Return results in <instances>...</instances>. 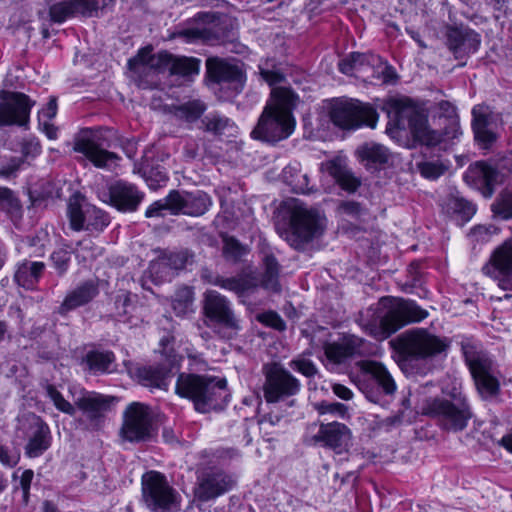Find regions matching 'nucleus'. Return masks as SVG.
Here are the masks:
<instances>
[{"label": "nucleus", "mask_w": 512, "mask_h": 512, "mask_svg": "<svg viewBox=\"0 0 512 512\" xmlns=\"http://www.w3.org/2000/svg\"><path fill=\"white\" fill-rule=\"evenodd\" d=\"M262 78L272 87L271 95L251 132L254 139L276 142L288 138L294 131L296 121L292 114L298 103V96L288 87H277L284 80L278 70H269L260 65Z\"/></svg>", "instance_id": "f257e3e1"}, {"label": "nucleus", "mask_w": 512, "mask_h": 512, "mask_svg": "<svg viewBox=\"0 0 512 512\" xmlns=\"http://www.w3.org/2000/svg\"><path fill=\"white\" fill-rule=\"evenodd\" d=\"M428 312L414 301L385 297L361 314L359 324L370 336L378 340L388 338L409 322H419Z\"/></svg>", "instance_id": "f03ea898"}, {"label": "nucleus", "mask_w": 512, "mask_h": 512, "mask_svg": "<svg viewBox=\"0 0 512 512\" xmlns=\"http://www.w3.org/2000/svg\"><path fill=\"white\" fill-rule=\"evenodd\" d=\"M226 385L224 378L180 374L175 391L180 397L191 400L197 411L206 413L227 403Z\"/></svg>", "instance_id": "7ed1b4c3"}, {"label": "nucleus", "mask_w": 512, "mask_h": 512, "mask_svg": "<svg viewBox=\"0 0 512 512\" xmlns=\"http://www.w3.org/2000/svg\"><path fill=\"white\" fill-rule=\"evenodd\" d=\"M443 393L449 398L426 401L422 407L423 413L436 417L446 430H463L471 418V412L461 392V385L455 382L451 390L443 388Z\"/></svg>", "instance_id": "20e7f679"}, {"label": "nucleus", "mask_w": 512, "mask_h": 512, "mask_svg": "<svg viewBox=\"0 0 512 512\" xmlns=\"http://www.w3.org/2000/svg\"><path fill=\"white\" fill-rule=\"evenodd\" d=\"M150 47L142 48L137 56L129 59L128 67L135 73H146L150 70L164 72L173 75L192 77L199 74L200 62L195 58L176 57L168 52L151 54Z\"/></svg>", "instance_id": "39448f33"}, {"label": "nucleus", "mask_w": 512, "mask_h": 512, "mask_svg": "<svg viewBox=\"0 0 512 512\" xmlns=\"http://www.w3.org/2000/svg\"><path fill=\"white\" fill-rule=\"evenodd\" d=\"M160 347L170 368L141 367L137 370L136 377L143 386L167 390L171 382L172 371L179 368L184 355L192 356L191 348L188 342L176 341L174 336H164L160 340Z\"/></svg>", "instance_id": "423d86ee"}, {"label": "nucleus", "mask_w": 512, "mask_h": 512, "mask_svg": "<svg viewBox=\"0 0 512 512\" xmlns=\"http://www.w3.org/2000/svg\"><path fill=\"white\" fill-rule=\"evenodd\" d=\"M283 208L289 216L291 229L286 240L295 249L302 248L322 233L324 218L315 210L308 209L299 199H287Z\"/></svg>", "instance_id": "0eeeda50"}, {"label": "nucleus", "mask_w": 512, "mask_h": 512, "mask_svg": "<svg viewBox=\"0 0 512 512\" xmlns=\"http://www.w3.org/2000/svg\"><path fill=\"white\" fill-rule=\"evenodd\" d=\"M389 117L395 121L397 133L405 128L406 121L414 142L427 146L435 145L440 141V134L429 129L427 118L416 111L408 99H393L389 103Z\"/></svg>", "instance_id": "6e6552de"}, {"label": "nucleus", "mask_w": 512, "mask_h": 512, "mask_svg": "<svg viewBox=\"0 0 512 512\" xmlns=\"http://www.w3.org/2000/svg\"><path fill=\"white\" fill-rule=\"evenodd\" d=\"M211 205L210 197L202 191L196 192H171L165 199L151 204L145 215L148 218L164 216L165 211L170 214H185L200 216L204 214Z\"/></svg>", "instance_id": "1a4fd4ad"}, {"label": "nucleus", "mask_w": 512, "mask_h": 512, "mask_svg": "<svg viewBox=\"0 0 512 512\" xmlns=\"http://www.w3.org/2000/svg\"><path fill=\"white\" fill-rule=\"evenodd\" d=\"M331 121L342 129H357L362 125L376 126L378 115L368 104L354 99H335L329 103Z\"/></svg>", "instance_id": "9d476101"}, {"label": "nucleus", "mask_w": 512, "mask_h": 512, "mask_svg": "<svg viewBox=\"0 0 512 512\" xmlns=\"http://www.w3.org/2000/svg\"><path fill=\"white\" fill-rule=\"evenodd\" d=\"M400 351L415 359H431L445 353L449 341L423 328L406 331L398 338Z\"/></svg>", "instance_id": "9b49d317"}, {"label": "nucleus", "mask_w": 512, "mask_h": 512, "mask_svg": "<svg viewBox=\"0 0 512 512\" xmlns=\"http://www.w3.org/2000/svg\"><path fill=\"white\" fill-rule=\"evenodd\" d=\"M143 498L146 505L155 512L174 511L179 508V497L159 472L150 471L142 478Z\"/></svg>", "instance_id": "f8f14e48"}, {"label": "nucleus", "mask_w": 512, "mask_h": 512, "mask_svg": "<svg viewBox=\"0 0 512 512\" xmlns=\"http://www.w3.org/2000/svg\"><path fill=\"white\" fill-rule=\"evenodd\" d=\"M34 104L24 93L0 90V126H25Z\"/></svg>", "instance_id": "ddd939ff"}, {"label": "nucleus", "mask_w": 512, "mask_h": 512, "mask_svg": "<svg viewBox=\"0 0 512 512\" xmlns=\"http://www.w3.org/2000/svg\"><path fill=\"white\" fill-rule=\"evenodd\" d=\"M465 358L480 396L483 399L496 396L499 381L494 373L492 361L485 354H473L468 351H465Z\"/></svg>", "instance_id": "4468645a"}, {"label": "nucleus", "mask_w": 512, "mask_h": 512, "mask_svg": "<svg viewBox=\"0 0 512 512\" xmlns=\"http://www.w3.org/2000/svg\"><path fill=\"white\" fill-rule=\"evenodd\" d=\"M482 271L503 290H512V235L493 250Z\"/></svg>", "instance_id": "2eb2a0df"}, {"label": "nucleus", "mask_w": 512, "mask_h": 512, "mask_svg": "<svg viewBox=\"0 0 512 512\" xmlns=\"http://www.w3.org/2000/svg\"><path fill=\"white\" fill-rule=\"evenodd\" d=\"M74 150L83 154L95 167L101 169H114L120 160L117 154L103 149L98 135L90 130L82 131L77 136Z\"/></svg>", "instance_id": "dca6fc26"}, {"label": "nucleus", "mask_w": 512, "mask_h": 512, "mask_svg": "<svg viewBox=\"0 0 512 512\" xmlns=\"http://www.w3.org/2000/svg\"><path fill=\"white\" fill-rule=\"evenodd\" d=\"M299 389L298 379L281 366L272 364L266 369L264 397L267 402H277L284 397L296 394Z\"/></svg>", "instance_id": "f3484780"}, {"label": "nucleus", "mask_w": 512, "mask_h": 512, "mask_svg": "<svg viewBox=\"0 0 512 512\" xmlns=\"http://www.w3.org/2000/svg\"><path fill=\"white\" fill-rule=\"evenodd\" d=\"M122 436L129 441H141L152 432L151 416L147 406L140 403L129 405L124 414Z\"/></svg>", "instance_id": "a211bd4d"}, {"label": "nucleus", "mask_w": 512, "mask_h": 512, "mask_svg": "<svg viewBox=\"0 0 512 512\" xmlns=\"http://www.w3.org/2000/svg\"><path fill=\"white\" fill-rule=\"evenodd\" d=\"M363 344L361 338L355 335H344L338 341L324 346L323 364L330 370L345 363L351 356L358 353Z\"/></svg>", "instance_id": "6ab92c4d"}, {"label": "nucleus", "mask_w": 512, "mask_h": 512, "mask_svg": "<svg viewBox=\"0 0 512 512\" xmlns=\"http://www.w3.org/2000/svg\"><path fill=\"white\" fill-rule=\"evenodd\" d=\"M23 429L28 426L30 437L26 446V454L29 457H38L50 446L49 427L35 414H29L19 420Z\"/></svg>", "instance_id": "aec40b11"}, {"label": "nucleus", "mask_w": 512, "mask_h": 512, "mask_svg": "<svg viewBox=\"0 0 512 512\" xmlns=\"http://www.w3.org/2000/svg\"><path fill=\"white\" fill-rule=\"evenodd\" d=\"M204 311L207 318L219 325L233 330L239 328L238 320L231 311L226 298L216 291H208L205 294Z\"/></svg>", "instance_id": "412c9836"}, {"label": "nucleus", "mask_w": 512, "mask_h": 512, "mask_svg": "<svg viewBox=\"0 0 512 512\" xmlns=\"http://www.w3.org/2000/svg\"><path fill=\"white\" fill-rule=\"evenodd\" d=\"M467 184L483 190V195L490 197L493 194L494 186L502 182V176L485 162H476L469 166L464 174Z\"/></svg>", "instance_id": "4be33fe9"}, {"label": "nucleus", "mask_w": 512, "mask_h": 512, "mask_svg": "<svg viewBox=\"0 0 512 512\" xmlns=\"http://www.w3.org/2000/svg\"><path fill=\"white\" fill-rule=\"evenodd\" d=\"M234 481L222 472L204 475L195 490L198 499L206 501L216 498L232 488Z\"/></svg>", "instance_id": "5701e85b"}, {"label": "nucleus", "mask_w": 512, "mask_h": 512, "mask_svg": "<svg viewBox=\"0 0 512 512\" xmlns=\"http://www.w3.org/2000/svg\"><path fill=\"white\" fill-rule=\"evenodd\" d=\"M317 439L337 453L346 451L351 441L350 429L339 422L321 424Z\"/></svg>", "instance_id": "b1692460"}, {"label": "nucleus", "mask_w": 512, "mask_h": 512, "mask_svg": "<svg viewBox=\"0 0 512 512\" xmlns=\"http://www.w3.org/2000/svg\"><path fill=\"white\" fill-rule=\"evenodd\" d=\"M110 203L121 211H134L143 199V194L133 184L117 182L109 189Z\"/></svg>", "instance_id": "393cba45"}, {"label": "nucleus", "mask_w": 512, "mask_h": 512, "mask_svg": "<svg viewBox=\"0 0 512 512\" xmlns=\"http://www.w3.org/2000/svg\"><path fill=\"white\" fill-rule=\"evenodd\" d=\"M472 115V127L475 139L479 142L482 148L487 149L496 140V134L492 130L489 107L477 105L473 108Z\"/></svg>", "instance_id": "a878e982"}, {"label": "nucleus", "mask_w": 512, "mask_h": 512, "mask_svg": "<svg viewBox=\"0 0 512 512\" xmlns=\"http://www.w3.org/2000/svg\"><path fill=\"white\" fill-rule=\"evenodd\" d=\"M112 400L108 396L86 391L75 400V404L90 421H96L109 409Z\"/></svg>", "instance_id": "bb28decb"}, {"label": "nucleus", "mask_w": 512, "mask_h": 512, "mask_svg": "<svg viewBox=\"0 0 512 512\" xmlns=\"http://www.w3.org/2000/svg\"><path fill=\"white\" fill-rule=\"evenodd\" d=\"M209 76L216 82H233L242 84L243 74L240 66L218 58H210L206 62Z\"/></svg>", "instance_id": "cd10ccee"}, {"label": "nucleus", "mask_w": 512, "mask_h": 512, "mask_svg": "<svg viewBox=\"0 0 512 512\" xmlns=\"http://www.w3.org/2000/svg\"><path fill=\"white\" fill-rule=\"evenodd\" d=\"M361 370L370 375L383 392L391 395L396 391V383L387 369L376 361H363L360 364Z\"/></svg>", "instance_id": "c85d7f7f"}, {"label": "nucleus", "mask_w": 512, "mask_h": 512, "mask_svg": "<svg viewBox=\"0 0 512 512\" xmlns=\"http://www.w3.org/2000/svg\"><path fill=\"white\" fill-rule=\"evenodd\" d=\"M322 170L330 175L342 189L348 192H354L359 186L357 178H355L338 160H330L322 164Z\"/></svg>", "instance_id": "c756f323"}, {"label": "nucleus", "mask_w": 512, "mask_h": 512, "mask_svg": "<svg viewBox=\"0 0 512 512\" xmlns=\"http://www.w3.org/2000/svg\"><path fill=\"white\" fill-rule=\"evenodd\" d=\"M357 156L367 167L384 164L389 159V151L381 144L365 143L357 151Z\"/></svg>", "instance_id": "7c9ffc66"}, {"label": "nucleus", "mask_w": 512, "mask_h": 512, "mask_svg": "<svg viewBox=\"0 0 512 512\" xmlns=\"http://www.w3.org/2000/svg\"><path fill=\"white\" fill-rule=\"evenodd\" d=\"M88 202L80 194H74L70 197L67 207V216L70 226L73 230L79 231L85 229L86 225V206Z\"/></svg>", "instance_id": "2f4dec72"}, {"label": "nucleus", "mask_w": 512, "mask_h": 512, "mask_svg": "<svg viewBox=\"0 0 512 512\" xmlns=\"http://www.w3.org/2000/svg\"><path fill=\"white\" fill-rule=\"evenodd\" d=\"M97 294V287L93 280H90L83 285L77 287L75 290L70 292L63 304L64 310L75 309L81 305L89 302Z\"/></svg>", "instance_id": "473e14b6"}, {"label": "nucleus", "mask_w": 512, "mask_h": 512, "mask_svg": "<svg viewBox=\"0 0 512 512\" xmlns=\"http://www.w3.org/2000/svg\"><path fill=\"white\" fill-rule=\"evenodd\" d=\"M43 269L42 262H23L16 270L15 280L20 286L32 289L38 282Z\"/></svg>", "instance_id": "72a5a7b5"}, {"label": "nucleus", "mask_w": 512, "mask_h": 512, "mask_svg": "<svg viewBox=\"0 0 512 512\" xmlns=\"http://www.w3.org/2000/svg\"><path fill=\"white\" fill-rule=\"evenodd\" d=\"M198 26L195 28L187 29L184 36L187 41H195L198 39H207L214 33L216 22V14L207 12L199 13L197 15Z\"/></svg>", "instance_id": "f704fd0d"}, {"label": "nucleus", "mask_w": 512, "mask_h": 512, "mask_svg": "<svg viewBox=\"0 0 512 512\" xmlns=\"http://www.w3.org/2000/svg\"><path fill=\"white\" fill-rule=\"evenodd\" d=\"M215 285L229 291H233L243 298L246 294L253 291L256 286V280L250 276H240L236 278H220L214 282Z\"/></svg>", "instance_id": "c9c22d12"}, {"label": "nucleus", "mask_w": 512, "mask_h": 512, "mask_svg": "<svg viewBox=\"0 0 512 512\" xmlns=\"http://www.w3.org/2000/svg\"><path fill=\"white\" fill-rule=\"evenodd\" d=\"M456 38L461 39V42H452L453 46L460 49L462 54L476 52L481 42L479 34L470 29H452V41Z\"/></svg>", "instance_id": "e433bc0d"}, {"label": "nucleus", "mask_w": 512, "mask_h": 512, "mask_svg": "<svg viewBox=\"0 0 512 512\" xmlns=\"http://www.w3.org/2000/svg\"><path fill=\"white\" fill-rule=\"evenodd\" d=\"M283 179L296 193L309 192V180L306 174L301 173L298 163L289 164L283 169Z\"/></svg>", "instance_id": "4c0bfd02"}, {"label": "nucleus", "mask_w": 512, "mask_h": 512, "mask_svg": "<svg viewBox=\"0 0 512 512\" xmlns=\"http://www.w3.org/2000/svg\"><path fill=\"white\" fill-rule=\"evenodd\" d=\"M56 114L57 102L55 98H51L46 106L38 112L39 127L49 139L57 138V128L51 122Z\"/></svg>", "instance_id": "58836bf2"}, {"label": "nucleus", "mask_w": 512, "mask_h": 512, "mask_svg": "<svg viewBox=\"0 0 512 512\" xmlns=\"http://www.w3.org/2000/svg\"><path fill=\"white\" fill-rule=\"evenodd\" d=\"M204 123L208 131H212L216 134L227 133V135L232 136L237 132L234 123L220 115H209L205 118Z\"/></svg>", "instance_id": "ea45409f"}, {"label": "nucleus", "mask_w": 512, "mask_h": 512, "mask_svg": "<svg viewBox=\"0 0 512 512\" xmlns=\"http://www.w3.org/2000/svg\"><path fill=\"white\" fill-rule=\"evenodd\" d=\"M370 71L367 77L377 79L383 83H388L393 80L394 72L392 68L383 61L378 55H375L371 59Z\"/></svg>", "instance_id": "a19ab883"}, {"label": "nucleus", "mask_w": 512, "mask_h": 512, "mask_svg": "<svg viewBox=\"0 0 512 512\" xmlns=\"http://www.w3.org/2000/svg\"><path fill=\"white\" fill-rule=\"evenodd\" d=\"M447 210L468 221L475 214V205L459 196H452L447 203Z\"/></svg>", "instance_id": "79ce46f5"}, {"label": "nucleus", "mask_w": 512, "mask_h": 512, "mask_svg": "<svg viewBox=\"0 0 512 512\" xmlns=\"http://www.w3.org/2000/svg\"><path fill=\"white\" fill-rule=\"evenodd\" d=\"M113 360L111 352H91L87 355L89 369L94 372H109Z\"/></svg>", "instance_id": "37998d69"}, {"label": "nucleus", "mask_w": 512, "mask_h": 512, "mask_svg": "<svg viewBox=\"0 0 512 512\" xmlns=\"http://www.w3.org/2000/svg\"><path fill=\"white\" fill-rule=\"evenodd\" d=\"M205 110L200 101H192L175 108L174 114L177 118L186 122L196 121Z\"/></svg>", "instance_id": "c03bdc74"}, {"label": "nucleus", "mask_w": 512, "mask_h": 512, "mask_svg": "<svg viewBox=\"0 0 512 512\" xmlns=\"http://www.w3.org/2000/svg\"><path fill=\"white\" fill-rule=\"evenodd\" d=\"M86 225L87 230H102L109 224V217L100 209L88 204L86 206Z\"/></svg>", "instance_id": "a18cd8bd"}, {"label": "nucleus", "mask_w": 512, "mask_h": 512, "mask_svg": "<svg viewBox=\"0 0 512 512\" xmlns=\"http://www.w3.org/2000/svg\"><path fill=\"white\" fill-rule=\"evenodd\" d=\"M492 210L502 219L512 218V191L503 190L492 205Z\"/></svg>", "instance_id": "49530a36"}, {"label": "nucleus", "mask_w": 512, "mask_h": 512, "mask_svg": "<svg viewBox=\"0 0 512 512\" xmlns=\"http://www.w3.org/2000/svg\"><path fill=\"white\" fill-rule=\"evenodd\" d=\"M265 273L262 278V285L269 290L277 291L278 285V265L274 257L267 256L264 260Z\"/></svg>", "instance_id": "de8ad7c7"}, {"label": "nucleus", "mask_w": 512, "mask_h": 512, "mask_svg": "<svg viewBox=\"0 0 512 512\" xmlns=\"http://www.w3.org/2000/svg\"><path fill=\"white\" fill-rule=\"evenodd\" d=\"M46 393L49 399L53 402L56 409L65 414L74 415L76 412L75 407L67 401L63 395L52 385L46 387Z\"/></svg>", "instance_id": "09e8293b"}, {"label": "nucleus", "mask_w": 512, "mask_h": 512, "mask_svg": "<svg viewBox=\"0 0 512 512\" xmlns=\"http://www.w3.org/2000/svg\"><path fill=\"white\" fill-rule=\"evenodd\" d=\"M49 15L51 21L63 23L69 18L74 17L73 7L70 5L69 1L56 3L50 7Z\"/></svg>", "instance_id": "8fccbe9b"}, {"label": "nucleus", "mask_w": 512, "mask_h": 512, "mask_svg": "<svg viewBox=\"0 0 512 512\" xmlns=\"http://www.w3.org/2000/svg\"><path fill=\"white\" fill-rule=\"evenodd\" d=\"M498 233L499 230L494 225H479L471 230L469 239L471 242L475 243H486Z\"/></svg>", "instance_id": "3c124183"}, {"label": "nucleus", "mask_w": 512, "mask_h": 512, "mask_svg": "<svg viewBox=\"0 0 512 512\" xmlns=\"http://www.w3.org/2000/svg\"><path fill=\"white\" fill-rule=\"evenodd\" d=\"M418 169L424 178L435 180L444 173L446 167L439 161H427L419 163Z\"/></svg>", "instance_id": "603ef678"}, {"label": "nucleus", "mask_w": 512, "mask_h": 512, "mask_svg": "<svg viewBox=\"0 0 512 512\" xmlns=\"http://www.w3.org/2000/svg\"><path fill=\"white\" fill-rule=\"evenodd\" d=\"M289 365L294 371L306 377H312L317 372V369L313 362L303 355L294 358Z\"/></svg>", "instance_id": "864d4df0"}, {"label": "nucleus", "mask_w": 512, "mask_h": 512, "mask_svg": "<svg viewBox=\"0 0 512 512\" xmlns=\"http://www.w3.org/2000/svg\"><path fill=\"white\" fill-rule=\"evenodd\" d=\"M223 252L226 257L231 259H238L246 254V247L242 246L236 239L232 237H224Z\"/></svg>", "instance_id": "5fc2aeb1"}, {"label": "nucleus", "mask_w": 512, "mask_h": 512, "mask_svg": "<svg viewBox=\"0 0 512 512\" xmlns=\"http://www.w3.org/2000/svg\"><path fill=\"white\" fill-rule=\"evenodd\" d=\"M315 409L318 411L320 415L324 414H333L337 415L341 418H345L347 415L348 408L346 405L334 402H321L315 405Z\"/></svg>", "instance_id": "6e6d98bb"}, {"label": "nucleus", "mask_w": 512, "mask_h": 512, "mask_svg": "<svg viewBox=\"0 0 512 512\" xmlns=\"http://www.w3.org/2000/svg\"><path fill=\"white\" fill-rule=\"evenodd\" d=\"M352 62L355 65L357 76L368 75L370 71L371 59L374 56L372 53H352Z\"/></svg>", "instance_id": "4d7b16f0"}, {"label": "nucleus", "mask_w": 512, "mask_h": 512, "mask_svg": "<svg viewBox=\"0 0 512 512\" xmlns=\"http://www.w3.org/2000/svg\"><path fill=\"white\" fill-rule=\"evenodd\" d=\"M70 5L73 7V15H91L97 9L95 0H69Z\"/></svg>", "instance_id": "13d9d810"}, {"label": "nucleus", "mask_w": 512, "mask_h": 512, "mask_svg": "<svg viewBox=\"0 0 512 512\" xmlns=\"http://www.w3.org/2000/svg\"><path fill=\"white\" fill-rule=\"evenodd\" d=\"M181 299L173 301V309L178 315L186 314L190 310L192 304V291L189 288H183L181 291Z\"/></svg>", "instance_id": "bf43d9fd"}, {"label": "nucleus", "mask_w": 512, "mask_h": 512, "mask_svg": "<svg viewBox=\"0 0 512 512\" xmlns=\"http://www.w3.org/2000/svg\"><path fill=\"white\" fill-rule=\"evenodd\" d=\"M256 319L269 326V327H272L276 330H284L285 329V323L284 321L282 320V318L275 312H272V311H268V312H264V313H259L256 315Z\"/></svg>", "instance_id": "052dcab7"}, {"label": "nucleus", "mask_w": 512, "mask_h": 512, "mask_svg": "<svg viewBox=\"0 0 512 512\" xmlns=\"http://www.w3.org/2000/svg\"><path fill=\"white\" fill-rule=\"evenodd\" d=\"M70 253V250L67 248H59L52 253L51 259L59 272L66 271L70 260Z\"/></svg>", "instance_id": "680f3d73"}, {"label": "nucleus", "mask_w": 512, "mask_h": 512, "mask_svg": "<svg viewBox=\"0 0 512 512\" xmlns=\"http://www.w3.org/2000/svg\"><path fill=\"white\" fill-rule=\"evenodd\" d=\"M19 461L17 453H9L7 449L0 445V462L8 467L15 466Z\"/></svg>", "instance_id": "e2e57ef3"}, {"label": "nucleus", "mask_w": 512, "mask_h": 512, "mask_svg": "<svg viewBox=\"0 0 512 512\" xmlns=\"http://www.w3.org/2000/svg\"><path fill=\"white\" fill-rule=\"evenodd\" d=\"M339 70L346 75H354L357 76L355 65L352 62V55L350 54L345 59L341 60L339 63Z\"/></svg>", "instance_id": "0e129e2a"}, {"label": "nucleus", "mask_w": 512, "mask_h": 512, "mask_svg": "<svg viewBox=\"0 0 512 512\" xmlns=\"http://www.w3.org/2000/svg\"><path fill=\"white\" fill-rule=\"evenodd\" d=\"M332 390L337 397L343 400H350L353 397V392L348 387L342 384H334L332 386Z\"/></svg>", "instance_id": "69168bd1"}, {"label": "nucleus", "mask_w": 512, "mask_h": 512, "mask_svg": "<svg viewBox=\"0 0 512 512\" xmlns=\"http://www.w3.org/2000/svg\"><path fill=\"white\" fill-rule=\"evenodd\" d=\"M33 476H34V474H33L32 470H25L21 475L20 483H21V487L23 489L24 495H27V493L29 491Z\"/></svg>", "instance_id": "338daca9"}, {"label": "nucleus", "mask_w": 512, "mask_h": 512, "mask_svg": "<svg viewBox=\"0 0 512 512\" xmlns=\"http://www.w3.org/2000/svg\"><path fill=\"white\" fill-rule=\"evenodd\" d=\"M164 268L165 270H167L165 273L168 274L169 271H170V267H167V263L164 259H161V260H157L153 263H151L150 265V268H149V271H150V274L152 276H154V274L158 273V271L160 269Z\"/></svg>", "instance_id": "774afa93"}]
</instances>
